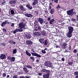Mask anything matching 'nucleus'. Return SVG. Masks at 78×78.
Here are the masks:
<instances>
[{"label":"nucleus","instance_id":"dca6fc26","mask_svg":"<svg viewBox=\"0 0 78 78\" xmlns=\"http://www.w3.org/2000/svg\"><path fill=\"white\" fill-rule=\"evenodd\" d=\"M7 22H8L7 20H5V22H3V23H2V27H3L5 26V25H6V23H7Z\"/></svg>","mask_w":78,"mask_h":78},{"label":"nucleus","instance_id":"774afa93","mask_svg":"<svg viewBox=\"0 0 78 78\" xmlns=\"http://www.w3.org/2000/svg\"><path fill=\"white\" fill-rule=\"evenodd\" d=\"M69 50L71 49V47L70 46H69Z\"/></svg>","mask_w":78,"mask_h":78},{"label":"nucleus","instance_id":"f704fd0d","mask_svg":"<svg viewBox=\"0 0 78 78\" xmlns=\"http://www.w3.org/2000/svg\"><path fill=\"white\" fill-rule=\"evenodd\" d=\"M2 76H3V77H4L6 76V73H3L2 74Z\"/></svg>","mask_w":78,"mask_h":78},{"label":"nucleus","instance_id":"f03ea898","mask_svg":"<svg viewBox=\"0 0 78 78\" xmlns=\"http://www.w3.org/2000/svg\"><path fill=\"white\" fill-rule=\"evenodd\" d=\"M73 9H71L69 10H68V11H67V14L69 16H72L73 14Z\"/></svg>","mask_w":78,"mask_h":78},{"label":"nucleus","instance_id":"603ef678","mask_svg":"<svg viewBox=\"0 0 78 78\" xmlns=\"http://www.w3.org/2000/svg\"><path fill=\"white\" fill-rule=\"evenodd\" d=\"M13 78H17L16 76H13Z\"/></svg>","mask_w":78,"mask_h":78},{"label":"nucleus","instance_id":"6ab92c4d","mask_svg":"<svg viewBox=\"0 0 78 78\" xmlns=\"http://www.w3.org/2000/svg\"><path fill=\"white\" fill-rule=\"evenodd\" d=\"M41 34L43 36H44L45 35V34H46V32L44 30H42V31L41 32Z\"/></svg>","mask_w":78,"mask_h":78},{"label":"nucleus","instance_id":"58836bf2","mask_svg":"<svg viewBox=\"0 0 78 78\" xmlns=\"http://www.w3.org/2000/svg\"><path fill=\"white\" fill-rule=\"evenodd\" d=\"M38 22L37 21H35L34 22V24H35V25H36V23H37Z\"/></svg>","mask_w":78,"mask_h":78},{"label":"nucleus","instance_id":"39448f33","mask_svg":"<svg viewBox=\"0 0 78 78\" xmlns=\"http://www.w3.org/2000/svg\"><path fill=\"white\" fill-rule=\"evenodd\" d=\"M45 66H49L51 67L52 66V64L50 62H45Z\"/></svg>","mask_w":78,"mask_h":78},{"label":"nucleus","instance_id":"37998d69","mask_svg":"<svg viewBox=\"0 0 78 78\" xmlns=\"http://www.w3.org/2000/svg\"><path fill=\"white\" fill-rule=\"evenodd\" d=\"M71 20L72 21H73V22H75V19H72Z\"/></svg>","mask_w":78,"mask_h":78},{"label":"nucleus","instance_id":"bf43d9fd","mask_svg":"<svg viewBox=\"0 0 78 78\" xmlns=\"http://www.w3.org/2000/svg\"><path fill=\"white\" fill-rule=\"evenodd\" d=\"M29 9L31 10L32 9V7H27Z\"/></svg>","mask_w":78,"mask_h":78},{"label":"nucleus","instance_id":"338daca9","mask_svg":"<svg viewBox=\"0 0 78 78\" xmlns=\"http://www.w3.org/2000/svg\"><path fill=\"white\" fill-rule=\"evenodd\" d=\"M9 42H10V43H12L13 41H9Z\"/></svg>","mask_w":78,"mask_h":78},{"label":"nucleus","instance_id":"f8f14e48","mask_svg":"<svg viewBox=\"0 0 78 78\" xmlns=\"http://www.w3.org/2000/svg\"><path fill=\"white\" fill-rule=\"evenodd\" d=\"M39 42H41V43H44V42L45 41V40L44 41V39L43 38H41L39 40Z\"/></svg>","mask_w":78,"mask_h":78},{"label":"nucleus","instance_id":"de8ad7c7","mask_svg":"<svg viewBox=\"0 0 78 78\" xmlns=\"http://www.w3.org/2000/svg\"><path fill=\"white\" fill-rule=\"evenodd\" d=\"M37 30H38V29L37 28V27H35V28L34 29V30L35 31H37Z\"/></svg>","mask_w":78,"mask_h":78},{"label":"nucleus","instance_id":"9d476101","mask_svg":"<svg viewBox=\"0 0 78 78\" xmlns=\"http://www.w3.org/2000/svg\"><path fill=\"white\" fill-rule=\"evenodd\" d=\"M26 37L27 39H30L31 38V36L30 34H26Z\"/></svg>","mask_w":78,"mask_h":78},{"label":"nucleus","instance_id":"1a4fd4ad","mask_svg":"<svg viewBox=\"0 0 78 78\" xmlns=\"http://www.w3.org/2000/svg\"><path fill=\"white\" fill-rule=\"evenodd\" d=\"M38 3V1L37 0H34V2L32 3V5H35Z\"/></svg>","mask_w":78,"mask_h":78},{"label":"nucleus","instance_id":"2f4dec72","mask_svg":"<svg viewBox=\"0 0 78 78\" xmlns=\"http://www.w3.org/2000/svg\"><path fill=\"white\" fill-rule=\"evenodd\" d=\"M78 74V72H75L74 73V75H77Z\"/></svg>","mask_w":78,"mask_h":78},{"label":"nucleus","instance_id":"49530a36","mask_svg":"<svg viewBox=\"0 0 78 78\" xmlns=\"http://www.w3.org/2000/svg\"><path fill=\"white\" fill-rule=\"evenodd\" d=\"M54 2H55V3H57L58 2V0H55Z\"/></svg>","mask_w":78,"mask_h":78},{"label":"nucleus","instance_id":"864d4df0","mask_svg":"<svg viewBox=\"0 0 78 78\" xmlns=\"http://www.w3.org/2000/svg\"><path fill=\"white\" fill-rule=\"evenodd\" d=\"M35 13H36V15H38V12L37 11H36L35 12Z\"/></svg>","mask_w":78,"mask_h":78},{"label":"nucleus","instance_id":"c756f323","mask_svg":"<svg viewBox=\"0 0 78 78\" xmlns=\"http://www.w3.org/2000/svg\"><path fill=\"white\" fill-rule=\"evenodd\" d=\"M1 45L3 46H6V44L4 42H3L1 44Z\"/></svg>","mask_w":78,"mask_h":78},{"label":"nucleus","instance_id":"052dcab7","mask_svg":"<svg viewBox=\"0 0 78 78\" xmlns=\"http://www.w3.org/2000/svg\"><path fill=\"white\" fill-rule=\"evenodd\" d=\"M8 59H11V57L8 56Z\"/></svg>","mask_w":78,"mask_h":78},{"label":"nucleus","instance_id":"8fccbe9b","mask_svg":"<svg viewBox=\"0 0 78 78\" xmlns=\"http://www.w3.org/2000/svg\"><path fill=\"white\" fill-rule=\"evenodd\" d=\"M72 62H68V64H69V65H72Z\"/></svg>","mask_w":78,"mask_h":78},{"label":"nucleus","instance_id":"0e129e2a","mask_svg":"<svg viewBox=\"0 0 78 78\" xmlns=\"http://www.w3.org/2000/svg\"><path fill=\"white\" fill-rule=\"evenodd\" d=\"M9 3L10 4H13V2H11V1H10L9 2Z\"/></svg>","mask_w":78,"mask_h":78},{"label":"nucleus","instance_id":"a19ab883","mask_svg":"<svg viewBox=\"0 0 78 78\" xmlns=\"http://www.w3.org/2000/svg\"><path fill=\"white\" fill-rule=\"evenodd\" d=\"M37 29H38V30H40L41 29V27L40 26H38V27H37Z\"/></svg>","mask_w":78,"mask_h":78},{"label":"nucleus","instance_id":"6e6d98bb","mask_svg":"<svg viewBox=\"0 0 78 78\" xmlns=\"http://www.w3.org/2000/svg\"><path fill=\"white\" fill-rule=\"evenodd\" d=\"M51 6H49V10H51Z\"/></svg>","mask_w":78,"mask_h":78},{"label":"nucleus","instance_id":"473e14b6","mask_svg":"<svg viewBox=\"0 0 78 78\" xmlns=\"http://www.w3.org/2000/svg\"><path fill=\"white\" fill-rule=\"evenodd\" d=\"M30 59H32L33 60V61H34V57H30Z\"/></svg>","mask_w":78,"mask_h":78},{"label":"nucleus","instance_id":"6e6552de","mask_svg":"<svg viewBox=\"0 0 78 78\" xmlns=\"http://www.w3.org/2000/svg\"><path fill=\"white\" fill-rule=\"evenodd\" d=\"M25 16H26L28 18L32 17L33 16V15H32L31 14L28 13H26Z\"/></svg>","mask_w":78,"mask_h":78},{"label":"nucleus","instance_id":"c9c22d12","mask_svg":"<svg viewBox=\"0 0 78 78\" xmlns=\"http://www.w3.org/2000/svg\"><path fill=\"white\" fill-rule=\"evenodd\" d=\"M23 28H20V29H17V30H19L20 31H23V30H22V29H23Z\"/></svg>","mask_w":78,"mask_h":78},{"label":"nucleus","instance_id":"2eb2a0df","mask_svg":"<svg viewBox=\"0 0 78 78\" xmlns=\"http://www.w3.org/2000/svg\"><path fill=\"white\" fill-rule=\"evenodd\" d=\"M49 75H50V73H48L47 74L44 75L43 76L44 78H49Z\"/></svg>","mask_w":78,"mask_h":78},{"label":"nucleus","instance_id":"ea45409f","mask_svg":"<svg viewBox=\"0 0 78 78\" xmlns=\"http://www.w3.org/2000/svg\"><path fill=\"white\" fill-rule=\"evenodd\" d=\"M26 7H27V8H29L31 7H30V4H29V5H26Z\"/></svg>","mask_w":78,"mask_h":78},{"label":"nucleus","instance_id":"a18cd8bd","mask_svg":"<svg viewBox=\"0 0 78 78\" xmlns=\"http://www.w3.org/2000/svg\"><path fill=\"white\" fill-rule=\"evenodd\" d=\"M56 8L57 9H58V8H60V5H58V6H57Z\"/></svg>","mask_w":78,"mask_h":78},{"label":"nucleus","instance_id":"0eeeda50","mask_svg":"<svg viewBox=\"0 0 78 78\" xmlns=\"http://www.w3.org/2000/svg\"><path fill=\"white\" fill-rule=\"evenodd\" d=\"M37 21L39 22V23H40V24H42L44 21V19L41 18H39L38 19V21Z\"/></svg>","mask_w":78,"mask_h":78},{"label":"nucleus","instance_id":"13d9d810","mask_svg":"<svg viewBox=\"0 0 78 78\" xmlns=\"http://www.w3.org/2000/svg\"><path fill=\"white\" fill-rule=\"evenodd\" d=\"M76 20L78 21V15L76 16Z\"/></svg>","mask_w":78,"mask_h":78},{"label":"nucleus","instance_id":"5701e85b","mask_svg":"<svg viewBox=\"0 0 78 78\" xmlns=\"http://www.w3.org/2000/svg\"><path fill=\"white\" fill-rule=\"evenodd\" d=\"M6 3V2L5 0H3V1L2 2V4H1V5H5V4Z\"/></svg>","mask_w":78,"mask_h":78},{"label":"nucleus","instance_id":"9b49d317","mask_svg":"<svg viewBox=\"0 0 78 78\" xmlns=\"http://www.w3.org/2000/svg\"><path fill=\"white\" fill-rule=\"evenodd\" d=\"M26 44H27L30 45L32 44V42L30 40H28L26 41Z\"/></svg>","mask_w":78,"mask_h":78},{"label":"nucleus","instance_id":"4be33fe9","mask_svg":"<svg viewBox=\"0 0 78 78\" xmlns=\"http://www.w3.org/2000/svg\"><path fill=\"white\" fill-rule=\"evenodd\" d=\"M54 20L52 19L51 20L49 21V24H52L53 23V22H54Z\"/></svg>","mask_w":78,"mask_h":78},{"label":"nucleus","instance_id":"4c0bfd02","mask_svg":"<svg viewBox=\"0 0 78 78\" xmlns=\"http://www.w3.org/2000/svg\"><path fill=\"white\" fill-rule=\"evenodd\" d=\"M45 72H46V73H48V74H49V73H50V70H47Z\"/></svg>","mask_w":78,"mask_h":78},{"label":"nucleus","instance_id":"79ce46f5","mask_svg":"<svg viewBox=\"0 0 78 78\" xmlns=\"http://www.w3.org/2000/svg\"><path fill=\"white\" fill-rule=\"evenodd\" d=\"M25 78H30L31 77H30L29 76H25V77H24Z\"/></svg>","mask_w":78,"mask_h":78},{"label":"nucleus","instance_id":"c85d7f7f","mask_svg":"<svg viewBox=\"0 0 78 78\" xmlns=\"http://www.w3.org/2000/svg\"><path fill=\"white\" fill-rule=\"evenodd\" d=\"M16 52V50L15 49L13 51V54H15Z\"/></svg>","mask_w":78,"mask_h":78},{"label":"nucleus","instance_id":"7c9ffc66","mask_svg":"<svg viewBox=\"0 0 78 78\" xmlns=\"http://www.w3.org/2000/svg\"><path fill=\"white\" fill-rule=\"evenodd\" d=\"M10 13L12 14L13 15L14 14V11L13 10H10Z\"/></svg>","mask_w":78,"mask_h":78},{"label":"nucleus","instance_id":"4d7b16f0","mask_svg":"<svg viewBox=\"0 0 78 78\" xmlns=\"http://www.w3.org/2000/svg\"><path fill=\"white\" fill-rule=\"evenodd\" d=\"M67 45V44L66 43H65L63 44V46H66Z\"/></svg>","mask_w":78,"mask_h":78},{"label":"nucleus","instance_id":"5fc2aeb1","mask_svg":"<svg viewBox=\"0 0 78 78\" xmlns=\"http://www.w3.org/2000/svg\"><path fill=\"white\" fill-rule=\"evenodd\" d=\"M50 20H51L50 17H48L47 19V20H48L49 21H50Z\"/></svg>","mask_w":78,"mask_h":78},{"label":"nucleus","instance_id":"a878e982","mask_svg":"<svg viewBox=\"0 0 78 78\" xmlns=\"http://www.w3.org/2000/svg\"><path fill=\"white\" fill-rule=\"evenodd\" d=\"M16 0H12V2L13 3V4H15V3H16Z\"/></svg>","mask_w":78,"mask_h":78},{"label":"nucleus","instance_id":"e433bc0d","mask_svg":"<svg viewBox=\"0 0 78 78\" xmlns=\"http://www.w3.org/2000/svg\"><path fill=\"white\" fill-rule=\"evenodd\" d=\"M42 72H45L46 71H47V70H46V69H43L42 70Z\"/></svg>","mask_w":78,"mask_h":78},{"label":"nucleus","instance_id":"3c124183","mask_svg":"<svg viewBox=\"0 0 78 78\" xmlns=\"http://www.w3.org/2000/svg\"><path fill=\"white\" fill-rule=\"evenodd\" d=\"M14 26V23H12V24H11V27H13Z\"/></svg>","mask_w":78,"mask_h":78},{"label":"nucleus","instance_id":"f257e3e1","mask_svg":"<svg viewBox=\"0 0 78 78\" xmlns=\"http://www.w3.org/2000/svg\"><path fill=\"white\" fill-rule=\"evenodd\" d=\"M73 27L71 26L68 27V32L67 33V36L69 37H70L72 36V33L73 32Z\"/></svg>","mask_w":78,"mask_h":78},{"label":"nucleus","instance_id":"ddd939ff","mask_svg":"<svg viewBox=\"0 0 78 78\" xmlns=\"http://www.w3.org/2000/svg\"><path fill=\"white\" fill-rule=\"evenodd\" d=\"M34 34V35L37 36H40L41 34V33H40V32H35Z\"/></svg>","mask_w":78,"mask_h":78},{"label":"nucleus","instance_id":"c03bdc74","mask_svg":"<svg viewBox=\"0 0 78 78\" xmlns=\"http://www.w3.org/2000/svg\"><path fill=\"white\" fill-rule=\"evenodd\" d=\"M68 52V51L67 50H65V51H63V52L65 53H67Z\"/></svg>","mask_w":78,"mask_h":78},{"label":"nucleus","instance_id":"cd10ccee","mask_svg":"<svg viewBox=\"0 0 78 78\" xmlns=\"http://www.w3.org/2000/svg\"><path fill=\"white\" fill-rule=\"evenodd\" d=\"M26 67L28 69H31V66L29 65H27V66H26Z\"/></svg>","mask_w":78,"mask_h":78},{"label":"nucleus","instance_id":"aec40b11","mask_svg":"<svg viewBox=\"0 0 78 78\" xmlns=\"http://www.w3.org/2000/svg\"><path fill=\"white\" fill-rule=\"evenodd\" d=\"M55 11V10L54 9H52L50 10V13L51 14H53L54 12V11Z\"/></svg>","mask_w":78,"mask_h":78},{"label":"nucleus","instance_id":"a211bd4d","mask_svg":"<svg viewBox=\"0 0 78 78\" xmlns=\"http://www.w3.org/2000/svg\"><path fill=\"white\" fill-rule=\"evenodd\" d=\"M41 44H44V45H47V44H48V40H45V41H44V43H41Z\"/></svg>","mask_w":78,"mask_h":78},{"label":"nucleus","instance_id":"393cba45","mask_svg":"<svg viewBox=\"0 0 78 78\" xmlns=\"http://www.w3.org/2000/svg\"><path fill=\"white\" fill-rule=\"evenodd\" d=\"M23 70L26 73H27V70L26 68L24 67L23 68Z\"/></svg>","mask_w":78,"mask_h":78},{"label":"nucleus","instance_id":"e2e57ef3","mask_svg":"<svg viewBox=\"0 0 78 78\" xmlns=\"http://www.w3.org/2000/svg\"><path fill=\"white\" fill-rule=\"evenodd\" d=\"M31 51H33V52H34V50L33 49H31Z\"/></svg>","mask_w":78,"mask_h":78},{"label":"nucleus","instance_id":"4468645a","mask_svg":"<svg viewBox=\"0 0 78 78\" xmlns=\"http://www.w3.org/2000/svg\"><path fill=\"white\" fill-rule=\"evenodd\" d=\"M6 58V56L5 55L2 54L0 56V58L3 59Z\"/></svg>","mask_w":78,"mask_h":78},{"label":"nucleus","instance_id":"680f3d73","mask_svg":"<svg viewBox=\"0 0 78 78\" xmlns=\"http://www.w3.org/2000/svg\"><path fill=\"white\" fill-rule=\"evenodd\" d=\"M42 74L41 73H38V75H39V76H41V75H42Z\"/></svg>","mask_w":78,"mask_h":78},{"label":"nucleus","instance_id":"72a5a7b5","mask_svg":"<svg viewBox=\"0 0 78 78\" xmlns=\"http://www.w3.org/2000/svg\"><path fill=\"white\" fill-rule=\"evenodd\" d=\"M41 52H42V53H44V54L46 53V52L45 51L41 50Z\"/></svg>","mask_w":78,"mask_h":78},{"label":"nucleus","instance_id":"b1692460","mask_svg":"<svg viewBox=\"0 0 78 78\" xmlns=\"http://www.w3.org/2000/svg\"><path fill=\"white\" fill-rule=\"evenodd\" d=\"M15 58L14 57H12L11 58H10V59H10V60H11V61H15Z\"/></svg>","mask_w":78,"mask_h":78},{"label":"nucleus","instance_id":"69168bd1","mask_svg":"<svg viewBox=\"0 0 78 78\" xmlns=\"http://www.w3.org/2000/svg\"><path fill=\"white\" fill-rule=\"evenodd\" d=\"M3 31H5V32H6V30L5 29H3Z\"/></svg>","mask_w":78,"mask_h":78},{"label":"nucleus","instance_id":"f3484780","mask_svg":"<svg viewBox=\"0 0 78 78\" xmlns=\"http://www.w3.org/2000/svg\"><path fill=\"white\" fill-rule=\"evenodd\" d=\"M22 31L18 30L17 29H16L14 31H13V34H15L16 32H21Z\"/></svg>","mask_w":78,"mask_h":78},{"label":"nucleus","instance_id":"7ed1b4c3","mask_svg":"<svg viewBox=\"0 0 78 78\" xmlns=\"http://www.w3.org/2000/svg\"><path fill=\"white\" fill-rule=\"evenodd\" d=\"M25 26V24L23 22H21L19 24V27L20 28H24Z\"/></svg>","mask_w":78,"mask_h":78},{"label":"nucleus","instance_id":"412c9836","mask_svg":"<svg viewBox=\"0 0 78 78\" xmlns=\"http://www.w3.org/2000/svg\"><path fill=\"white\" fill-rule=\"evenodd\" d=\"M26 55L29 56V57H30L31 56V54H30V53L28 52V51H26Z\"/></svg>","mask_w":78,"mask_h":78},{"label":"nucleus","instance_id":"bb28decb","mask_svg":"<svg viewBox=\"0 0 78 78\" xmlns=\"http://www.w3.org/2000/svg\"><path fill=\"white\" fill-rule=\"evenodd\" d=\"M57 10L58 12V13H61V12L62 10H61L60 9H57Z\"/></svg>","mask_w":78,"mask_h":78},{"label":"nucleus","instance_id":"09e8293b","mask_svg":"<svg viewBox=\"0 0 78 78\" xmlns=\"http://www.w3.org/2000/svg\"><path fill=\"white\" fill-rule=\"evenodd\" d=\"M76 52V50L75 49L74 51H73V53H75Z\"/></svg>","mask_w":78,"mask_h":78},{"label":"nucleus","instance_id":"20e7f679","mask_svg":"<svg viewBox=\"0 0 78 78\" xmlns=\"http://www.w3.org/2000/svg\"><path fill=\"white\" fill-rule=\"evenodd\" d=\"M31 55H32V56H35L38 58H41V55H40L37 53H31Z\"/></svg>","mask_w":78,"mask_h":78},{"label":"nucleus","instance_id":"423d86ee","mask_svg":"<svg viewBox=\"0 0 78 78\" xmlns=\"http://www.w3.org/2000/svg\"><path fill=\"white\" fill-rule=\"evenodd\" d=\"M19 8L20 10L21 11H26V9L25 8H24V7L23 5L20 6Z\"/></svg>","mask_w":78,"mask_h":78}]
</instances>
